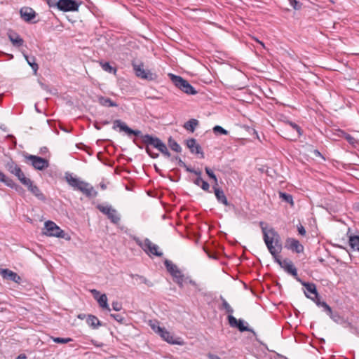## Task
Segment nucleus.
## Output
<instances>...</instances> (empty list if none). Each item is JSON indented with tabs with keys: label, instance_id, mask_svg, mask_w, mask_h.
<instances>
[{
	"label": "nucleus",
	"instance_id": "nucleus-64",
	"mask_svg": "<svg viewBox=\"0 0 359 359\" xmlns=\"http://www.w3.org/2000/svg\"><path fill=\"white\" fill-rule=\"evenodd\" d=\"M308 342L310 344V345H311V346H313V344H312V342H313V339H312V338H311V339H310V340H309V341H308Z\"/></svg>",
	"mask_w": 359,
	"mask_h": 359
},
{
	"label": "nucleus",
	"instance_id": "nucleus-19",
	"mask_svg": "<svg viewBox=\"0 0 359 359\" xmlns=\"http://www.w3.org/2000/svg\"><path fill=\"white\" fill-rule=\"evenodd\" d=\"M164 264L166 267V269L171 274L174 279L179 278L180 276L183 275L182 271L178 269V267L175 264H174L171 261L166 259L164 262Z\"/></svg>",
	"mask_w": 359,
	"mask_h": 359
},
{
	"label": "nucleus",
	"instance_id": "nucleus-24",
	"mask_svg": "<svg viewBox=\"0 0 359 359\" xmlns=\"http://www.w3.org/2000/svg\"><path fill=\"white\" fill-rule=\"evenodd\" d=\"M97 98L99 104L103 107H111L118 106L116 102H114L109 97H104L102 95H98L97 96Z\"/></svg>",
	"mask_w": 359,
	"mask_h": 359
},
{
	"label": "nucleus",
	"instance_id": "nucleus-50",
	"mask_svg": "<svg viewBox=\"0 0 359 359\" xmlns=\"http://www.w3.org/2000/svg\"><path fill=\"white\" fill-rule=\"evenodd\" d=\"M60 0H48L47 4L50 8L56 7L58 9Z\"/></svg>",
	"mask_w": 359,
	"mask_h": 359
},
{
	"label": "nucleus",
	"instance_id": "nucleus-63",
	"mask_svg": "<svg viewBox=\"0 0 359 359\" xmlns=\"http://www.w3.org/2000/svg\"><path fill=\"white\" fill-rule=\"evenodd\" d=\"M85 317V315L84 314H79L78 316V318H80V319H83Z\"/></svg>",
	"mask_w": 359,
	"mask_h": 359
},
{
	"label": "nucleus",
	"instance_id": "nucleus-7",
	"mask_svg": "<svg viewBox=\"0 0 359 359\" xmlns=\"http://www.w3.org/2000/svg\"><path fill=\"white\" fill-rule=\"evenodd\" d=\"M45 235L48 236H55L57 238L64 237V231H62L55 222L47 221L45 222L44 231Z\"/></svg>",
	"mask_w": 359,
	"mask_h": 359
},
{
	"label": "nucleus",
	"instance_id": "nucleus-34",
	"mask_svg": "<svg viewBox=\"0 0 359 359\" xmlns=\"http://www.w3.org/2000/svg\"><path fill=\"white\" fill-rule=\"evenodd\" d=\"M100 65L104 71H105L108 73H111V74H116V69L115 67H112L109 62L101 61L100 62Z\"/></svg>",
	"mask_w": 359,
	"mask_h": 359
},
{
	"label": "nucleus",
	"instance_id": "nucleus-62",
	"mask_svg": "<svg viewBox=\"0 0 359 359\" xmlns=\"http://www.w3.org/2000/svg\"><path fill=\"white\" fill-rule=\"evenodd\" d=\"M94 126L95 128L97 129V130H100L101 129V127L98 125V123L97 122H95L94 123Z\"/></svg>",
	"mask_w": 359,
	"mask_h": 359
},
{
	"label": "nucleus",
	"instance_id": "nucleus-21",
	"mask_svg": "<svg viewBox=\"0 0 359 359\" xmlns=\"http://www.w3.org/2000/svg\"><path fill=\"white\" fill-rule=\"evenodd\" d=\"M297 281L299 282L304 287V293L307 298L311 299L314 301V297L311 296V294H314V284L311 283H307L302 280L301 278H297Z\"/></svg>",
	"mask_w": 359,
	"mask_h": 359
},
{
	"label": "nucleus",
	"instance_id": "nucleus-39",
	"mask_svg": "<svg viewBox=\"0 0 359 359\" xmlns=\"http://www.w3.org/2000/svg\"><path fill=\"white\" fill-rule=\"evenodd\" d=\"M150 326L151 327V329L153 330V331L156 333H157L158 335H160V334L163 332V330H164L163 327H161L160 325H159V323L158 321H155V322H151L150 323Z\"/></svg>",
	"mask_w": 359,
	"mask_h": 359
},
{
	"label": "nucleus",
	"instance_id": "nucleus-3",
	"mask_svg": "<svg viewBox=\"0 0 359 359\" xmlns=\"http://www.w3.org/2000/svg\"><path fill=\"white\" fill-rule=\"evenodd\" d=\"M65 180L69 186L80 191L87 197H95L97 195V191L89 183L73 177L70 173L65 174Z\"/></svg>",
	"mask_w": 359,
	"mask_h": 359
},
{
	"label": "nucleus",
	"instance_id": "nucleus-2",
	"mask_svg": "<svg viewBox=\"0 0 359 359\" xmlns=\"http://www.w3.org/2000/svg\"><path fill=\"white\" fill-rule=\"evenodd\" d=\"M142 142L146 144V152L152 158H158V154L152 152L149 148V145L158 149L162 154L168 158H170L171 156L165 144L157 137H154L151 135L146 134L144 136H142Z\"/></svg>",
	"mask_w": 359,
	"mask_h": 359
},
{
	"label": "nucleus",
	"instance_id": "nucleus-14",
	"mask_svg": "<svg viewBox=\"0 0 359 359\" xmlns=\"http://www.w3.org/2000/svg\"><path fill=\"white\" fill-rule=\"evenodd\" d=\"M0 275L4 279L12 280L16 283H19L21 280V278L18 273L8 269L0 268Z\"/></svg>",
	"mask_w": 359,
	"mask_h": 359
},
{
	"label": "nucleus",
	"instance_id": "nucleus-37",
	"mask_svg": "<svg viewBox=\"0 0 359 359\" xmlns=\"http://www.w3.org/2000/svg\"><path fill=\"white\" fill-rule=\"evenodd\" d=\"M339 132L340 133L339 135L341 137H344L349 144L354 145L356 143V140L351 135L345 133L343 130H339Z\"/></svg>",
	"mask_w": 359,
	"mask_h": 359
},
{
	"label": "nucleus",
	"instance_id": "nucleus-57",
	"mask_svg": "<svg viewBox=\"0 0 359 359\" xmlns=\"http://www.w3.org/2000/svg\"><path fill=\"white\" fill-rule=\"evenodd\" d=\"M203 182V180L201 178V177H198L195 180H194V184L197 186H201V183Z\"/></svg>",
	"mask_w": 359,
	"mask_h": 359
},
{
	"label": "nucleus",
	"instance_id": "nucleus-35",
	"mask_svg": "<svg viewBox=\"0 0 359 359\" xmlns=\"http://www.w3.org/2000/svg\"><path fill=\"white\" fill-rule=\"evenodd\" d=\"M24 57L25 60H27V63L31 66L34 72L36 73L39 66L36 62V60L34 57H29L27 55L24 54Z\"/></svg>",
	"mask_w": 359,
	"mask_h": 359
},
{
	"label": "nucleus",
	"instance_id": "nucleus-56",
	"mask_svg": "<svg viewBox=\"0 0 359 359\" xmlns=\"http://www.w3.org/2000/svg\"><path fill=\"white\" fill-rule=\"evenodd\" d=\"M316 158H320L322 161H325V157L320 152L318 151V150L316 149ZM317 160L316 159V161Z\"/></svg>",
	"mask_w": 359,
	"mask_h": 359
},
{
	"label": "nucleus",
	"instance_id": "nucleus-29",
	"mask_svg": "<svg viewBox=\"0 0 359 359\" xmlns=\"http://www.w3.org/2000/svg\"><path fill=\"white\" fill-rule=\"evenodd\" d=\"M219 299L222 301V306H219V309L224 310L226 313H229V315H232L233 313V309L232 307L222 296H220Z\"/></svg>",
	"mask_w": 359,
	"mask_h": 359
},
{
	"label": "nucleus",
	"instance_id": "nucleus-1",
	"mask_svg": "<svg viewBox=\"0 0 359 359\" xmlns=\"http://www.w3.org/2000/svg\"><path fill=\"white\" fill-rule=\"evenodd\" d=\"M259 225L263 233L264 241L269 252L273 256L276 262L280 265V263H281L283 260L277 257V255L281 250V245L278 244L280 238L278 233L272 228L267 230L266 228L264 226L263 222H260Z\"/></svg>",
	"mask_w": 359,
	"mask_h": 359
},
{
	"label": "nucleus",
	"instance_id": "nucleus-16",
	"mask_svg": "<svg viewBox=\"0 0 359 359\" xmlns=\"http://www.w3.org/2000/svg\"><path fill=\"white\" fill-rule=\"evenodd\" d=\"M280 266L287 273L293 276L297 280V278H299L297 275V269L294 267V266L291 260L287 259H283V262L281 263H280Z\"/></svg>",
	"mask_w": 359,
	"mask_h": 359
},
{
	"label": "nucleus",
	"instance_id": "nucleus-9",
	"mask_svg": "<svg viewBox=\"0 0 359 359\" xmlns=\"http://www.w3.org/2000/svg\"><path fill=\"white\" fill-rule=\"evenodd\" d=\"M81 1L76 0H60L58 10L63 12L78 11Z\"/></svg>",
	"mask_w": 359,
	"mask_h": 359
},
{
	"label": "nucleus",
	"instance_id": "nucleus-20",
	"mask_svg": "<svg viewBox=\"0 0 359 359\" xmlns=\"http://www.w3.org/2000/svg\"><path fill=\"white\" fill-rule=\"evenodd\" d=\"M28 189V190L35 196L39 200L44 201H46V197L44 194L41 192V191L39 189L36 185L33 184V182L32 180L29 181V183L25 184Z\"/></svg>",
	"mask_w": 359,
	"mask_h": 359
},
{
	"label": "nucleus",
	"instance_id": "nucleus-53",
	"mask_svg": "<svg viewBox=\"0 0 359 359\" xmlns=\"http://www.w3.org/2000/svg\"><path fill=\"white\" fill-rule=\"evenodd\" d=\"M201 187L205 191H210V184L206 181L203 180V182L201 183Z\"/></svg>",
	"mask_w": 359,
	"mask_h": 359
},
{
	"label": "nucleus",
	"instance_id": "nucleus-51",
	"mask_svg": "<svg viewBox=\"0 0 359 359\" xmlns=\"http://www.w3.org/2000/svg\"><path fill=\"white\" fill-rule=\"evenodd\" d=\"M175 282L179 285L180 287H183V282H184V274L174 279Z\"/></svg>",
	"mask_w": 359,
	"mask_h": 359
},
{
	"label": "nucleus",
	"instance_id": "nucleus-60",
	"mask_svg": "<svg viewBox=\"0 0 359 359\" xmlns=\"http://www.w3.org/2000/svg\"><path fill=\"white\" fill-rule=\"evenodd\" d=\"M189 284H191V285H193L194 287H195L196 288H198V284L193 280H189Z\"/></svg>",
	"mask_w": 359,
	"mask_h": 359
},
{
	"label": "nucleus",
	"instance_id": "nucleus-17",
	"mask_svg": "<svg viewBox=\"0 0 359 359\" xmlns=\"http://www.w3.org/2000/svg\"><path fill=\"white\" fill-rule=\"evenodd\" d=\"M164 341L170 344L182 345L183 341L180 338L175 339L173 335L165 328L159 335Z\"/></svg>",
	"mask_w": 359,
	"mask_h": 359
},
{
	"label": "nucleus",
	"instance_id": "nucleus-28",
	"mask_svg": "<svg viewBox=\"0 0 359 359\" xmlns=\"http://www.w3.org/2000/svg\"><path fill=\"white\" fill-rule=\"evenodd\" d=\"M198 124L199 122L197 119L191 118L184 124V128L187 130L194 133Z\"/></svg>",
	"mask_w": 359,
	"mask_h": 359
},
{
	"label": "nucleus",
	"instance_id": "nucleus-8",
	"mask_svg": "<svg viewBox=\"0 0 359 359\" xmlns=\"http://www.w3.org/2000/svg\"><path fill=\"white\" fill-rule=\"evenodd\" d=\"M133 67L135 75L138 78L148 81H152L156 78V75L150 70L144 69V65L142 63L139 65L133 63Z\"/></svg>",
	"mask_w": 359,
	"mask_h": 359
},
{
	"label": "nucleus",
	"instance_id": "nucleus-32",
	"mask_svg": "<svg viewBox=\"0 0 359 359\" xmlns=\"http://www.w3.org/2000/svg\"><path fill=\"white\" fill-rule=\"evenodd\" d=\"M168 144L172 151L178 153L182 151V147L172 137L168 138Z\"/></svg>",
	"mask_w": 359,
	"mask_h": 359
},
{
	"label": "nucleus",
	"instance_id": "nucleus-48",
	"mask_svg": "<svg viewBox=\"0 0 359 359\" xmlns=\"http://www.w3.org/2000/svg\"><path fill=\"white\" fill-rule=\"evenodd\" d=\"M321 208H324L330 214H331L332 212H335L336 209L332 205H330L328 203H326V206H323V205H319Z\"/></svg>",
	"mask_w": 359,
	"mask_h": 359
},
{
	"label": "nucleus",
	"instance_id": "nucleus-30",
	"mask_svg": "<svg viewBox=\"0 0 359 359\" xmlns=\"http://www.w3.org/2000/svg\"><path fill=\"white\" fill-rule=\"evenodd\" d=\"M97 302L100 307L107 309V311H110L111 309L109 308L108 303H107V297L105 294H102L100 295L97 298Z\"/></svg>",
	"mask_w": 359,
	"mask_h": 359
},
{
	"label": "nucleus",
	"instance_id": "nucleus-22",
	"mask_svg": "<svg viewBox=\"0 0 359 359\" xmlns=\"http://www.w3.org/2000/svg\"><path fill=\"white\" fill-rule=\"evenodd\" d=\"M21 18L26 22H30L36 17V12L29 7H23L20 9Z\"/></svg>",
	"mask_w": 359,
	"mask_h": 359
},
{
	"label": "nucleus",
	"instance_id": "nucleus-61",
	"mask_svg": "<svg viewBox=\"0 0 359 359\" xmlns=\"http://www.w3.org/2000/svg\"><path fill=\"white\" fill-rule=\"evenodd\" d=\"M27 358V356L24 353H22V354H20L16 359H26Z\"/></svg>",
	"mask_w": 359,
	"mask_h": 359
},
{
	"label": "nucleus",
	"instance_id": "nucleus-12",
	"mask_svg": "<svg viewBox=\"0 0 359 359\" xmlns=\"http://www.w3.org/2000/svg\"><path fill=\"white\" fill-rule=\"evenodd\" d=\"M228 320H229V323L231 327H237L238 329V330L241 332H245V331L251 332L253 333L254 335H255V332L252 329L248 327V326L244 325L243 320H242V319L237 320L232 315H229Z\"/></svg>",
	"mask_w": 359,
	"mask_h": 359
},
{
	"label": "nucleus",
	"instance_id": "nucleus-26",
	"mask_svg": "<svg viewBox=\"0 0 359 359\" xmlns=\"http://www.w3.org/2000/svg\"><path fill=\"white\" fill-rule=\"evenodd\" d=\"M5 167L8 172L14 175L17 173L19 174L20 170H21V168L13 160L8 161L6 163Z\"/></svg>",
	"mask_w": 359,
	"mask_h": 359
},
{
	"label": "nucleus",
	"instance_id": "nucleus-47",
	"mask_svg": "<svg viewBox=\"0 0 359 359\" xmlns=\"http://www.w3.org/2000/svg\"><path fill=\"white\" fill-rule=\"evenodd\" d=\"M171 161H176L177 162L178 165L180 167L184 168L185 169L187 168L186 163L179 156H175L172 158Z\"/></svg>",
	"mask_w": 359,
	"mask_h": 359
},
{
	"label": "nucleus",
	"instance_id": "nucleus-27",
	"mask_svg": "<svg viewBox=\"0 0 359 359\" xmlns=\"http://www.w3.org/2000/svg\"><path fill=\"white\" fill-rule=\"evenodd\" d=\"M86 322L93 329H97L99 326L102 325L100 320L93 315H88Z\"/></svg>",
	"mask_w": 359,
	"mask_h": 359
},
{
	"label": "nucleus",
	"instance_id": "nucleus-4",
	"mask_svg": "<svg viewBox=\"0 0 359 359\" xmlns=\"http://www.w3.org/2000/svg\"><path fill=\"white\" fill-rule=\"evenodd\" d=\"M169 76L173 84L184 93L188 95H196L197 93L194 88L182 77L173 74H169Z\"/></svg>",
	"mask_w": 359,
	"mask_h": 359
},
{
	"label": "nucleus",
	"instance_id": "nucleus-54",
	"mask_svg": "<svg viewBox=\"0 0 359 359\" xmlns=\"http://www.w3.org/2000/svg\"><path fill=\"white\" fill-rule=\"evenodd\" d=\"M290 5L293 7L294 9H299L300 8V5L299 4V2L297 0H289Z\"/></svg>",
	"mask_w": 359,
	"mask_h": 359
},
{
	"label": "nucleus",
	"instance_id": "nucleus-11",
	"mask_svg": "<svg viewBox=\"0 0 359 359\" xmlns=\"http://www.w3.org/2000/svg\"><path fill=\"white\" fill-rule=\"evenodd\" d=\"M27 159L30 161L32 165L36 170H43L49 166L48 160L34 155H29Z\"/></svg>",
	"mask_w": 359,
	"mask_h": 359
},
{
	"label": "nucleus",
	"instance_id": "nucleus-58",
	"mask_svg": "<svg viewBox=\"0 0 359 359\" xmlns=\"http://www.w3.org/2000/svg\"><path fill=\"white\" fill-rule=\"evenodd\" d=\"M90 292L95 299H97L100 295V292L95 289L91 290Z\"/></svg>",
	"mask_w": 359,
	"mask_h": 359
},
{
	"label": "nucleus",
	"instance_id": "nucleus-6",
	"mask_svg": "<svg viewBox=\"0 0 359 359\" xmlns=\"http://www.w3.org/2000/svg\"><path fill=\"white\" fill-rule=\"evenodd\" d=\"M97 208L104 215H107L111 223L118 224L121 220V215L117 210L111 205H103L99 204Z\"/></svg>",
	"mask_w": 359,
	"mask_h": 359
},
{
	"label": "nucleus",
	"instance_id": "nucleus-40",
	"mask_svg": "<svg viewBox=\"0 0 359 359\" xmlns=\"http://www.w3.org/2000/svg\"><path fill=\"white\" fill-rule=\"evenodd\" d=\"M15 176H16L18 179L20 180V182L24 185L27 184V183H29V181L31 180L29 178H27L25 176V174L22 171V170H20L19 174L17 173Z\"/></svg>",
	"mask_w": 359,
	"mask_h": 359
},
{
	"label": "nucleus",
	"instance_id": "nucleus-52",
	"mask_svg": "<svg viewBox=\"0 0 359 359\" xmlns=\"http://www.w3.org/2000/svg\"><path fill=\"white\" fill-rule=\"evenodd\" d=\"M186 171H187L189 172L194 173L195 175H198V177H201V171L196 170H194L193 168H191L189 166H187V168H186Z\"/></svg>",
	"mask_w": 359,
	"mask_h": 359
},
{
	"label": "nucleus",
	"instance_id": "nucleus-38",
	"mask_svg": "<svg viewBox=\"0 0 359 359\" xmlns=\"http://www.w3.org/2000/svg\"><path fill=\"white\" fill-rule=\"evenodd\" d=\"M130 276L133 278H135L136 280H140L142 283L146 284L149 287L153 286V283L151 281L148 280L145 277H144L142 276H140L138 274H130Z\"/></svg>",
	"mask_w": 359,
	"mask_h": 359
},
{
	"label": "nucleus",
	"instance_id": "nucleus-55",
	"mask_svg": "<svg viewBox=\"0 0 359 359\" xmlns=\"http://www.w3.org/2000/svg\"><path fill=\"white\" fill-rule=\"evenodd\" d=\"M298 232L300 235L304 236L306 234V230L302 225H299L297 226Z\"/></svg>",
	"mask_w": 359,
	"mask_h": 359
},
{
	"label": "nucleus",
	"instance_id": "nucleus-46",
	"mask_svg": "<svg viewBox=\"0 0 359 359\" xmlns=\"http://www.w3.org/2000/svg\"><path fill=\"white\" fill-rule=\"evenodd\" d=\"M110 316L120 323H123L126 320L125 317L121 314L111 313Z\"/></svg>",
	"mask_w": 359,
	"mask_h": 359
},
{
	"label": "nucleus",
	"instance_id": "nucleus-45",
	"mask_svg": "<svg viewBox=\"0 0 359 359\" xmlns=\"http://www.w3.org/2000/svg\"><path fill=\"white\" fill-rule=\"evenodd\" d=\"M327 316H329L333 321L339 323L341 321V317L339 316V314L337 312H333L331 311V314H328Z\"/></svg>",
	"mask_w": 359,
	"mask_h": 359
},
{
	"label": "nucleus",
	"instance_id": "nucleus-49",
	"mask_svg": "<svg viewBox=\"0 0 359 359\" xmlns=\"http://www.w3.org/2000/svg\"><path fill=\"white\" fill-rule=\"evenodd\" d=\"M111 306L112 309L116 311H119L122 309V304L118 302H113Z\"/></svg>",
	"mask_w": 359,
	"mask_h": 359
},
{
	"label": "nucleus",
	"instance_id": "nucleus-5",
	"mask_svg": "<svg viewBox=\"0 0 359 359\" xmlns=\"http://www.w3.org/2000/svg\"><path fill=\"white\" fill-rule=\"evenodd\" d=\"M137 244L148 255H153L156 257L163 256V252L158 250V246L153 243L149 238H145L143 241L140 239H135Z\"/></svg>",
	"mask_w": 359,
	"mask_h": 359
},
{
	"label": "nucleus",
	"instance_id": "nucleus-18",
	"mask_svg": "<svg viewBox=\"0 0 359 359\" xmlns=\"http://www.w3.org/2000/svg\"><path fill=\"white\" fill-rule=\"evenodd\" d=\"M316 306H317L322 312L325 313L327 316L328 314H331V311H332V308L324 302L316 289Z\"/></svg>",
	"mask_w": 359,
	"mask_h": 359
},
{
	"label": "nucleus",
	"instance_id": "nucleus-31",
	"mask_svg": "<svg viewBox=\"0 0 359 359\" xmlns=\"http://www.w3.org/2000/svg\"><path fill=\"white\" fill-rule=\"evenodd\" d=\"M348 242L353 250L359 252V236H351Z\"/></svg>",
	"mask_w": 359,
	"mask_h": 359
},
{
	"label": "nucleus",
	"instance_id": "nucleus-43",
	"mask_svg": "<svg viewBox=\"0 0 359 359\" xmlns=\"http://www.w3.org/2000/svg\"><path fill=\"white\" fill-rule=\"evenodd\" d=\"M212 130L215 134H220V135H225L229 134V132L220 126H215L212 128Z\"/></svg>",
	"mask_w": 359,
	"mask_h": 359
},
{
	"label": "nucleus",
	"instance_id": "nucleus-44",
	"mask_svg": "<svg viewBox=\"0 0 359 359\" xmlns=\"http://www.w3.org/2000/svg\"><path fill=\"white\" fill-rule=\"evenodd\" d=\"M53 341L57 344H66L70 341H72L73 339L72 338H62V337H52Z\"/></svg>",
	"mask_w": 359,
	"mask_h": 359
},
{
	"label": "nucleus",
	"instance_id": "nucleus-42",
	"mask_svg": "<svg viewBox=\"0 0 359 359\" xmlns=\"http://www.w3.org/2000/svg\"><path fill=\"white\" fill-rule=\"evenodd\" d=\"M205 170L206 174L209 176V177L214 180V182H215L214 186H217V184H218L217 178L216 175H215V173L213 172V171L208 167H205Z\"/></svg>",
	"mask_w": 359,
	"mask_h": 359
},
{
	"label": "nucleus",
	"instance_id": "nucleus-33",
	"mask_svg": "<svg viewBox=\"0 0 359 359\" xmlns=\"http://www.w3.org/2000/svg\"><path fill=\"white\" fill-rule=\"evenodd\" d=\"M0 182H4L6 185L11 188H13L16 184L13 180L7 177L4 172L0 170Z\"/></svg>",
	"mask_w": 359,
	"mask_h": 359
},
{
	"label": "nucleus",
	"instance_id": "nucleus-41",
	"mask_svg": "<svg viewBox=\"0 0 359 359\" xmlns=\"http://www.w3.org/2000/svg\"><path fill=\"white\" fill-rule=\"evenodd\" d=\"M287 123L296 132V133L294 135V138L299 137L301 135L300 127L299 126H297L296 123L290 122V121H288Z\"/></svg>",
	"mask_w": 359,
	"mask_h": 359
},
{
	"label": "nucleus",
	"instance_id": "nucleus-13",
	"mask_svg": "<svg viewBox=\"0 0 359 359\" xmlns=\"http://www.w3.org/2000/svg\"><path fill=\"white\" fill-rule=\"evenodd\" d=\"M285 247L296 253H300L304 250V247L299 241L292 238H288L286 240Z\"/></svg>",
	"mask_w": 359,
	"mask_h": 359
},
{
	"label": "nucleus",
	"instance_id": "nucleus-10",
	"mask_svg": "<svg viewBox=\"0 0 359 359\" xmlns=\"http://www.w3.org/2000/svg\"><path fill=\"white\" fill-rule=\"evenodd\" d=\"M119 128L120 131H123L126 133H127L128 135H134L135 136H139L142 139V136H144L145 135H143L142 132L139 130H133L130 128H129L126 123L123 122L122 121L119 119H116L114 121L113 125V129L116 130L117 128Z\"/></svg>",
	"mask_w": 359,
	"mask_h": 359
},
{
	"label": "nucleus",
	"instance_id": "nucleus-59",
	"mask_svg": "<svg viewBox=\"0 0 359 359\" xmlns=\"http://www.w3.org/2000/svg\"><path fill=\"white\" fill-rule=\"evenodd\" d=\"M208 358L209 359H221L218 355H215V354H210V353L208 355Z\"/></svg>",
	"mask_w": 359,
	"mask_h": 359
},
{
	"label": "nucleus",
	"instance_id": "nucleus-25",
	"mask_svg": "<svg viewBox=\"0 0 359 359\" xmlns=\"http://www.w3.org/2000/svg\"><path fill=\"white\" fill-rule=\"evenodd\" d=\"M8 38L12 42L13 45L15 47H20L24 43L22 38L17 33L13 32L8 34Z\"/></svg>",
	"mask_w": 359,
	"mask_h": 359
},
{
	"label": "nucleus",
	"instance_id": "nucleus-36",
	"mask_svg": "<svg viewBox=\"0 0 359 359\" xmlns=\"http://www.w3.org/2000/svg\"><path fill=\"white\" fill-rule=\"evenodd\" d=\"M279 197L282 201L293 205V198L291 194L285 192H279Z\"/></svg>",
	"mask_w": 359,
	"mask_h": 359
},
{
	"label": "nucleus",
	"instance_id": "nucleus-23",
	"mask_svg": "<svg viewBox=\"0 0 359 359\" xmlns=\"http://www.w3.org/2000/svg\"><path fill=\"white\" fill-rule=\"evenodd\" d=\"M213 189L217 201L226 206L229 205L230 203H229L224 193V191L222 189L217 187V186H213Z\"/></svg>",
	"mask_w": 359,
	"mask_h": 359
},
{
	"label": "nucleus",
	"instance_id": "nucleus-15",
	"mask_svg": "<svg viewBox=\"0 0 359 359\" xmlns=\"http://www.w3.org/2000/svg\"><path fill=\"white\" fill-rule=\"evenodd\" d=\"M186 145L189 149L191 153L196 154H201V158H204V153L202 150L201 147L196 143V140L194 138L188 139L186 141Z\"/></svg>",
	"mask_w": 359,
	"mask_h": 359
}]
</instances>
